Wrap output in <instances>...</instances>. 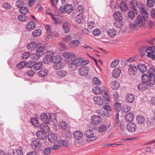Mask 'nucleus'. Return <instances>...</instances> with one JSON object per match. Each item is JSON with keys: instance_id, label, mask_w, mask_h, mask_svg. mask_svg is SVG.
<instances>
[{"instance_id": "obj_1", "label": "nucleus", "mask_w": 155, "mask_h": 155, "mask_svg": "<svg viewBox=\"0 0 155 155\" xmlns=\"http://www.w3.org/2000/svg\"><path fill=\"white\" fill-rule=\"evenodd\" d=\"M81 60L80 58H76L68 61H65L66 63L68 64V68L71 71H74L78 69L81 64Z\"/></svg>"}, {"instance_id": "obj_2", "label": "nucleus", "mask_w": 155, "mask_h": 155, "mask_svg": "<svg viewBox=\"0 0 155 155\" xmlns=\"http://www.w3.org/2000/svg\"><path fill=\"white\" fill-rule=\"evenodd\" d=\"M139 15L134 21V23L138 27H142L146 24V21L148 18V14Z\"/></svg>"}, {"instance_id": "obj_3", "label": "nucleus", "mask_w": 155, "mask_h": 155, "mask_svg": "<svg viewBox=\"0 0 155 155\" xmlns=\"http://www.w3.org/2000/svg\"><path fill=\"white\" fill-rule=\"evenodd\" d=\"M151 77L148 75L147 74H144L141 77V79L143 81V83H140L138 86V87H146L144 86V84H146L147 86L151 87L153 86V81L151 80Z\"/></svg>"}, {"instance_id": "obj_4", "label": "nucleus", "mask_w": 155, "mask_h": 155, "mask_svg": "<svg viewBox=\"0 0 155 155\" xmlns=\"http://www.w3.org/2000/svg\"><path fill=\"white\" fill-rule=\"evenodd\" d=\"M73 7L71 5L66 4L64 5H62L59 8V10L62 13H65L70 14L73 10Z\"/></svg>"}, {"instance_id": "obj_5", "label": "nucleus", "mask_w": 155, "mask_h": 155, "mask_svg": "<svg viewBox=\"0 0 155 155\" xmlns=\"http://www.w3.org/2000/svg\"><path fill=\"white\" fill-rule=\"evenodd\" d=\"M84 135L89 139H88V141H93L97 139V137L94 135L93 131L92 130H88L85 131Z\"/></svg>"}, {"instance_id": "obj_6", "label": "nucleus", "mask_w": 155, "mask_h": 155, "mask_svg": "<svg viewBox=\"0 0 155 155\" xmlns=\"http://www.w3.org/2000/svg\"><path fill=\"white\" fill-rule=\"evenodd\" d=\"M53 53L51 51H48L45 54V57L44 58L43 61L46 64L50 62H52L54 57Z\"/></svg>"}, {"instance_id": "obj_7", "label": "nucleus", "mask_w": 155, "mask_h": 155, "mask_svg": "<svg viewBox=\"0 0 155 155\" xmlns=\"http://www.w3.org/2000/svg\"><path fill=\"white\" fill-rule=\"evenodd\" d=\"M135 7L137 10H135V11H137L139 10L142 14H148L147 11L145 10L144 6L141 2H137Z\"/></svg>"}, {"instance_id": "obj_8", "label": "nucleus", "mask_w": 155, "mask_h": 155, "mask_svg": "<svg viewBox=\"0 0 155 155\" xmlns=\"http://www.w3.org/2000/svg\"><path fill=\"white\" fill-rule=\"evenodd\" d=\"M129 67L128 68V74L132 76L135 75L138 71L137 67L136 66L132 64H130Z\"/></svg>"}, {"instance_id": "obj_9", "label": "nucleus", "mask_w": 155, "mask_h": 155, "mask_svg": "<svg viewBox=\"0 0 155 155\" xmlns=\"http://www.w3.org/2000/svg\"><path fill=\"white\" fill-rule=\"evenodd\" d=\"M40 118L43 122L47 124L49 123L51 119V116L49 114L48 115L45 113H42L40 115Z\"/></svg>"}, {"instance_id": "obj_10", "label": "nucleus", "mask_w": 155, "mask_h": 155, "mask_svg": "<svg viewBox=\"0 0 155 155\" xmlns=\"http://www.w3.org/2000/svg\"><path fill=\"white\" fill-rule=\"evenodd\" d=\"M89 71V69L87 67H82L78 70V73L81 76H86L87 74Z\"/></svg>"}, {"instance_id": "obj_11", "label": "nucleus", "mask_w": 155, "mask_h": 155, "mask_svg": "<svg viewBox=\"0 0 155 155\" xmlns=\"http://www.w3.org/2000/svg\"><path fill=\"white\" fill-rule=\"evenodd\" d=\"M63 56L65 58H68V61H70L71 60L76 58H75V54L72 52H68L64 53L63 54Z\"/></svg>"}, {"instance_id": "obj_12", "label": "nucleus", "mask_w": 155, "mask_h": 155, "mask_svg": "<svg viewBox=\"0 0 155 155\" xmlns=\"http://www.w3.org/2000/svg\"><path fill=\"white\" fill-rule=\"evenodd\" d=\"M40 127L41 131H42L44 133H47L50 131V129L48 125L44 123L40 124Z\"/></svg>"}, {"instance_id": "obj_13", "label": "nucleus", "mask_w": 155, "mask_h": 155, "mask_svg": "<svg viewBox=\"0 0 155 155\" xmlns=\"http://www.w3.org/2000/svg\"><path fill=\"white\" fill-rule=\"evenodd\" d=\"M126 127L127 130L130 132L135 131L137 128L136 125L132 123L128 124L127 125Z\"/></svg>"}, {"instance_id": "obj_14", "label": "nucleus", "mask_w": 155, "mask_h": 155, "mask_svg": "<svg viewBox=\"0 0 155 155\" xmlns=\"http://www.w3.org/2000/svg\"><path fill=\"white\" fill-rule=\"evenodd\" d=\"M94 103L98 105H102L103 104V100L100 97H94L93 98Z\"/></svg>"}, {"instance_id": "obj_15", "label": "nucleus", "mask_w": 155, "mask_h": 155, "mask_svg": "<svg viewBox=\"0 0 155 155\" xmlns=\"http://www.w3.org/2000/svg\"><path fill=\"white\" fill-rule=\"evenodd\" d=\"M134 118L133 114L131 112L127 113L125 115V119L126 121L129 122L132 121Z\"/></svg>"}, {"instance_id": "obj_16", "label": "nucleus", "mask_w": 155, "mask_h": 155, "mask_svg": "<svg viewBox=\"0 0 155 155\" xmlns=\"http://www.w3.org/2000/svg\"><path fill=\"white\" fill-rule=\"evenodd\" d=\"M80 42L78 40H74L69 43V45L72 48H75L80 45Z\"/></svg>"}, {"instance_id": "obj_17", "label": "nucleus", "mask_w": 155, "mask_h": 155, "mask_svg": "<svg viewBox=\"0 0 155 155\" xmlns=\"http://www.w3.org/2000/svg\"><path fill=\"white\" fill-rule=\"evenodd\" d=\"M63 29L65 33H68L69 32L70 29V25L68 22L64 23L63 26Z\"/></svg>"}, {"instance_id": "obj_18", "label": "nucleus", "mask_w": 155, "mask_h": 155, "mask_svg": "<svg viewBox=\"0 0 155 155\" xmlns=\"http://www.w3.org/2000/svg\"><path fill=\"white\" fill-rule=\"evenodd\" d=\"M92 122L93 124H97L101 121V119L98 115H94L91 117Z\"/></svg>"}, {"instance_id": "obj_19", "label": "nucleus", "mask_w": 155, "mask_h": 155, "mask_svg": "<svg viewBox=\"0 0 155 155\" xmlns=\"http://www.w3.org/2000/svg\"><path fill=\"white\" fill-rule=\"evenodd\" d=\"M48 73V70L43 68L40 70L38 73V75L39 77H44L46 76Z\"/></svg>"}, {"instance_id": "obj_20", "label": "nucleus", "mask_w": 155, "mask_h": 155, "mask_svg": "<svg viewBox=\"0 0 155 155\" xmlns=\"http://www.w3.org/2000/svg\"><path fill=\"white\" fill-rule=\"evenodd\" d=\"M154 121L153 119H148L146 121L147 128L149 129H153L154 127Z\"/></svg>"}, {"instance_id": "obj_21", "label": "nucleus", "mask_w": 155, "mask_h": 155, "mask_svg": "<svg viewBox=\"0 0 155 155\" xmlns=\"http://www.w3.org/2000/svg\"><path fill=\"white\" fill-rule=\"evenodd\" d=\"M125 99L127 102L132 103L134 100V97L133 94H128L126 95Z\"/></svg>"}, {"instance_id": "obj_22", "label": "nucleus", "mask_w": 155, "mask_h": 155, "mask_svg": "<svg viewBox=\"0 0 155 155\" xmlns=\"http://www.w3.org/2000/svg\"><path fill=\"white\" fill-rule=\"evenodd\" d=\"M31 145L33 147H35L36 150H38L40 149L41 146V143L37 140H34L32 141Z\"/></svg>"}, {"instance_id": "obj_23", "label": "nucleus", "mask_w": 155, "mask_h": 155, "mask_svg": "<svg viewBox=\"0 0 155 155\" xmlns=\"http://www.w3.org/2000/svg\"><path fill=\"white\" fill-rule=\"evenodd\" d=\"M82 14L78 15L76 17V20L79 24L83 23L85 22V18Z\"/></svg>"}, {"instance_id": "obj_24", "label": "nucleus", "mask_w": 155, "mask_h": 155, "mask_svg": "<svg viewBox=\"0 0 155 155\" xmlns=\"http://www.w3.org/2000/svg\"><path fill=\"white\" fill-rule=\"evenodd\" d=\"M74 137L77 140H79L81 139L83 136V134L79 130H77L75 131L74 133Z\"/></svg>"}, {"instance_id": "obj_25", "label": "nucleus", "mask_w": 155, "mask_h": 155, "mask_svg": "<svg viewBox=\"0 0 155 155\" xmlns=\"http://www.w3.org/2000/svg\"><path fill=\"white\" fill-rule=\"evenodd\" d=\"M64 64L61 62H58L57 61V63H54V64L52 65L53 68L56 70L62 68L64 67Z\"/></svg>"}, {"instance_id": "obj_26", "label": "nucleus", "mask_w": 155, "mask_h": 155, "mask_svg": "<svg viewBox=\"0 0 155 155\" xmlns=\"http://www.w3.org/2000/svg\"><path fill=\"white\" fill-rule=\"evenodd\" d=\"M37 46V44L35 42H32L28 44L27 48L29 50H34Z\"/></svg>"}, {"instance_id": "obj_27", "label": "nucleus", "mask_w": 155, "mask_h": 155, "mask_svg": "<svg viewBox=\"0 0 155 155\" xmlns=\"http://www.w3.org/2000/svg\"><path fill=\"white\" fill-rule=\"evenodd\" d=\"M12 153L13 155H23V149L21 147L14 149Z\"/></svg>"}, {"instance_id": "obj_28", "label": "nucleus", "mask_w": 155, "mask_h": 155, "mask_svg": "<svg viewBox=\"0 0 155 155\" xmlns=\"http://www.w3.org/2000/svg\"><path fill=\"white\" fill-rule=\"evenodd\" d=\"M56 74L60 77H64L67 74V71L64 70H60L56 71Z\"/></svg>"}, {"instance_id": "obj_29", "label": "nucleus", "mask_w": 155, "mask_h": 155, "mask_svg": "<svg viewBox=\"0 0 155 155\" xmlns=\"http://www.w3.org/2000/svg\"><path fill=\"white\" fill-rule=\"evenodd\" d=\"M114 16L116 20L121 21L122 18L121 13L119 12H115L114 14Z\"/></svg>"}, {"instance_id": "obj_30", "label": "nucleus", "mask_w": 155, "mask_h": 155, "mask_svg": "<svg viewBox=\"0 0 155 155\" xmlns=\"http://www.w3.org/2000/svg\"><path fill=\"white\" fill-rule=\"evenodd\" d=\"M35 27V23L34 22L30 21L28 23L26 28L28 30H31L34 29Z\"/></svg>"}, {"instance_id": "obj_31", "label": "nucleus", "mask_w": 155, "mask_h": 155, "mask_svg": "<svg viewBox=\"0 0 155 155\" xmlns=\"http://www.w3.org/2000/svg\"><path fill=\"white\" fill-rule=\"evenodd\" d=\"M121 71L120 68H115L112 72V75L115 78L118 77Z\"/></svg>"}, {"instance_id": "obj_32", "label": "nucleus", "mask_w": 155, "mask_h": 155, "mask_svg": "<svg viewBox=\"0 0 155 155\" xmlns=\"http://www.w3.org/2000/svg\"><path fill=\"white\" fill-rule=\"evenodd\" d=\"M42 131L38 130L36 132V134L41 140H44L45 138V134Z\"/></svg>"}, {"instance_id": "obj_33", "label": "nucleus", "mask_w": 155, "mask_h": 155, "mask_svg": "<svg viewBox=\"0 0 155 155\" xmlns=\"http://www.w3.org/2000/svg\"><path fill=\"white\" fill-rule=\"evenodd\" d=\"M41 56L40 54L37 53L32 54L30 55V57L33 61H35L38 59Z\"/></svg>"}, {"instance_id": "obj_34", "label": "nucleus", "mask_w": 155, "mask_h": 155, "mask_svg": "<svg viewBox=\"0 0 155 155\" xmlns=\"http://www.w3.org/2000/svg\"><path fill=\"white\" fill-rule=\"evenodd\" d=\"M137 68L142 72H144L147 70L146 66L142 64H139L137 66Z\"/></svg>"}, {"instance_id": "obj_35", "label": "nucleus", "mask_w": 155, "mask_h": 155, "mask_svg": "<svg viewBox=\"0 0 155 155\" xmlns=\"http://www.w3.org/2000/svg\"><path fill=\"white\" fill-rule=\"evenodd\" d=\"M31 122L34 126L38 127L39 126V123L38 120L35 117H33L31 119Z\"/></svg>"}, {"instance_id": "obj_36", "label": "nucleus", "mask_w": 155, "mask_h": 155, "mask_svg": "<svg viewBox=\"0 0 155 155\" xmlns=\"http://www.w3.org/2000/svg\"><path fill=\"white\" fill-rule=\"evenodd\" d=\"M108 35L111 38L114 37L116 34V31L114 29H110L107 31Z\"/></svg>"}, {"instance_id": "obj_37", "label": "nucleus", "mask_w": 155, "mask_h": 155, "mask_svg": "<svg viewBox=\"0 0 155 155\" xmlns=\"http://www.w3.org/2000/svg\"><path fill=\"white\" fill-rule=\"evenodd\" d=\"M120 7L121 10L123 12L126 11L127 8V5L125 2H120Z\"/></svg>"}, {"instance_id": "obj_38", "label": "nucleus", "mask_w": 155, "mask_h": 155, "mask_svg": "<svg viewBox=\"0 0 155 155\" xmlns=\"http://www.w3.org/2000/svg\"><path fill=\"white\" fill-rule=\"evenodd\" d=\"M58 126L64 130H65L68 128L67 123L66 122L63 121L60 122L58 124Z\"/></svg>"}, {"instance_id": "obj_39", "label": "nucleus", "mask_w": 155, "mask_h": 155, "mask_svg": "<svg viewBox=\"0 0 155 155\" xmlns=\"http://www.w3.org/2000/svg\"><path fill=\"white\" fill-rule=\"evenodd\" d=\"M136 119L137 121L140 124H143L145 121L144 117L140 115L137 117Z\"/></svg>"}, {"instance_id": "obj_40", "label": "nucleus", "mask_w": 155, "mask_h": 155, "mask_svg": "<svg viewBox=\"0 0 155 155\" xmlns=\"http://www.w3.org/2000/svg\"><path fill=\"white\" fill-rule=\"evenodd\" d=\"M48 140L51 142L55 140L57 138V137L54 133L49 134H48Z\"/></svg>"}, {"instance_id": "obj_41", "label": "nucleus", "mask_w": 155, "mask_h": 155, "mask_svg": "<svg viewBox=\"0 0 155 155\" xmlns=\"http://www.w3.org/2000/svg\"><path fill=\"white\" fill-rule=\"evenodd\" d=\"M149 76L152 78L155 75V69L153 67H150L148 70Z\"/></svg>"}, {"instance_id": "obj_42", "label": "nucleus", "mask_w": 155, "mask_h": 155, "mask_svg": "<svg viewBox=\"0 0 155 155\" xmlns=\"http://www.w3.org/2000/svg\"><path fill=\"white\" fill-rule=\"evenodd\" d=\"M108 127L104 124L101 125L98 129V131L100 132H107L108 131L107 129Z\"/></svg>"}, {"instance_id": "obj_43", "label": "nucleus", "mask_w": 155, "mask_h": 155, "mask_svg": "<svg viewBox=\"0 0 155 155\" xmlns=\"http://www.w3.org/2000/svg\"><path fill=\"white\" fill-rule=\"evenodd\" d=\"M43 64L41 62H38L35 64H34V69L37 71L42 67Z\"/></svg>"}, {"instance_id": "obj_44", "label": "nucleus", "mask_w": 155, "mask_h": 155, "mask_svg": "<svg viewBox=\"0 0 155 155\" xmlns=\"http://www.w3.org/2000/svg\"><path fill=\"white\" fill-rule=\"evenodd\" d=\"M131 110V107L127 105H124L122 107L121 110L123 112L127 113Z\"/></svg>"}, {"instance_id": "obj_45", "label": "nucleus", "mask_w": 155, "mask_h": 155, "mask_svg": "<svg viewBox=\"0 0 155 155\" xmlns=\"http://www.w3.org/2000/svg\"><path fill=\"white\" fill-rule=\"evenodd\" d=\"M42 33V31L39 29L35 30L32 32V35L34 37H36L41 35Z\"/></svg>"}, {"instance_id": "obj_46", "label": "nucleus", "mask_w": 155, "mask_h": 155, "mask_svg": "<svg viewBox=\"0 0 155 155\" xmlns=\"http://www.w3.org/2000/svg\"><path fill=\"white\" fill-rule=\"evenodd\" d=\"M92 92L96 95L101 94L103 92L100 88H93Z\"/></svg>"}, {"instance_id": "obj_47", "label": "nucleus", "mask_w": 155, "mask_h": 155, "mask_svg": "<svg viewBox=\"0 0 155 155\" xmlns=\"http://www.w3.org/2000/svg\"><path fill=\"white\" fill-rule=\"evenodd\" d=\"M60 147H61L59 140L57 141L54 143L52 149L54 150H57Z\"/></svg>"}, {"instance_id": "obj_48", "label": "nucleus", "mask_w": 155, "mask_h": 155, "mask_svg": "<svg viewBox=\"0 0 155 155\" xmlns=\"http://www.w3.org/2000/svg\"><path fill=\"white\" fill-rule=\"evenodd\" d=\"M19 11L21 13L23 14L24 15L27 14L28 11V8L25 7H22L21 8Z\"/></svg>"}, {"instance_id": "obj_49", "label": "nucleus", "mask_w": 155, "mask_h": 155, "mask_svg": "<svg viewBox=\"0 0 155 155\" xmlns=\"http://www.w3.org/2000/svg\"><path fill=\"white\" fill-rule=\"evenodd\" d=\"M17 18L19 21H26L28 19L27 17L25 15H21L18 16Z\"/></svg>"}, {"instance_id": "obj_50", "label": "nucleus", "mask_w": 155, "mask_h": 155, "mask_svg": "<svg viewBox=\"0 0 155 155\" xmlns=\"http://www.w3.org/2000/svg\"><path fill=\"white\" fill-rule=\"evenodd\" d=\"M121 107V104L120 103L116 102V103L114 104V108L115 110L116 113L120 111V109Z\"/></svg>"}, {"instance_id": "obj_51", "label": "nucleus", "mask_w": 155, "mask_h": 155, "mask_svg": "<svg viewBox=\"0 0 155 155\" xmlns=\"http://www.w3.org/2000/svg\"><path fill=\"white\" fill-rule=\"evenodd\" d=\"M120 61L118 59H115L111 64L110 67L114 68L117 66L119 64Z\"/></svg>"}, {"instance_id": "obj_52", "label": "nucleus", "mask_w": 155, "mask_h": 155, "mask_svg": "<svg viewBox=\"0 0 155 155\" xmlns=\"http://www.w3.org/2000/svg\"><path fill=\"white\" fill-rule=\"evenodd\" d=\"M49 14L51 16H52V18L53 20V22L54 23L56 24H58L61 23L62 22V21L61 20H60L58 18H54L53 16L51 14L49 13Z\"/></svg>"}, {"instance_id": "obj_53", "label": "nucleus", "mask_w": 155, "mask_h": 155, "mask_svg": "<svg viewBox=\"0 0 155 155\" xmlns=\"http://www.w3.org/2000/svg\"><path fill=\"white\" fill-rule=\"evenodd\" d=\"M93 83L96 85H100L101 84V81L97 77H94L93 79Z\"/></svg>"}, {"instance_id": "obj_54", "label": "nucleus", "mask_w": 155, "mask_h": 155, "mask_svg": "<svg viewBox=\"0 0 155 155\" xmlns=\"http://www.w3.org/2000/svg\"><path fill=\"white\" fill-rule=\"evenodd\" d=\"M135 2L134 0L130 1L129 2V5L130 7L133 9L134 11L135 10H137L136 8V6H135Z\"/></svg>"}, {"instance_id": "obj_55", "label": "nucleus", "mask_w": 155, "mask_h": 155, "mask_svg": "<svg viewBox=\"0 0 155 155\" xmlns=\"http://www.w3.org/2000/svg\"><path fill=\"white\" fill-rule=\"evenodd\" d=\"M152 48H153L154 49V46H153L151 47H149L148 48L146 49V51L147 53V57H148L149 58H150V57L151 58V55H153V54H152V53H151V52H148V51H150L152 52H153V50L152 49Z\"/></svg>"}, {"instance_id": "obj_56", "label": "nucleus", "mask_w": 155, "mask_h": 155, "mask_svg": "<svg viewBox=\"0 0 155 155\" xmlns=\"http://www.w3.org/2000/svg\"><path fill=\"white\" fill-rule=\"evenodd\" d=\"M155 3L154 0H147L146 5L147 7H152L153 6Z\"/></svg>"}, {"instance_id": "obj_57", "label": "nucleus", "mask_w": 155, "mask_h": 155, "mask_svg": "<svg viewBox=\"0 0 155 155\" xmlns=\"http://www.w3.org/2000/svg\"><path fill=\"white\" fill-rule=\"evenodd\" d=\"M24 4V2L22 0H18L15 3V5L18 7L21 8L22 7Z\"/></svg>"}, {"instance_id": "obj_58", "label": "nucleus", "mask_w": 155, "mask_h": 155, "mask_svg": "<svg viewBox=\"0 0 155 155\" xmlns=\"http://www.w3.org/2000/svg\"><path fill=\"white\" fill-rule=\"evenodd\" d=\"M25 64L26 63L25 62L22 61L19 63L17 65L16 67L18 69H22L25 67V65H26Z\"/></svg>"}, {"instance_id": "obj_59", "label": "nucleus", "mask_w": 155, "mask_h": 155, "mask_svg": "<svg viewBox=\"0 0 155 155\" xmlns=\"http://www.w3.org/2000/svg\"><path fill=\"white\" fill-rule=\"evenodd\" d=\"M35 64V61H30L26 63V66L27 68H31L34 66Z\"/></svg>"}, {"instance_id": "obj_60", "label": "nucleus", "mask_w": 155, "mask_h": 155, "mask_svg": "<svg viewBox=\"0 0 155 155\" xmlns=\"http://www.w3.org/2000/svg\"><path fill=\"white\" fill-rule=\"evenodd\" d=\"M61 58L59 56L54 57L53 59L52 62L54 63H57V61L58 62H61Z\"/></svg>"}, {"instance_id": "obj_61", "label": "nucleus", "mask_w": 155, "mask_h": 155, "mask_svg": "<svg viewBox=\"0 0 155 155\" xmlns=\"http://www.w3.org/2000/svg\"><path fill=\"white\" fill-rule=\"evenodd\" d=\"M51 149L52 148L50 147L46 148L43 151L44 154L47 155L51 153Z\"/></svg>"}, {"instance_id": "obj_62", "label": "nucleus", "mask_w": 155, "mask_h": 155, "mask_svg": "<svg viewBox=\"0 0 155 155\" xmlns=\"http://www.w3.org/2000/svg\"><path fill=\"white\" fill-rule=\"evenodd\" d=\"M2 6L3 7L7 10H9L11 8V6L10 4L7 2L3 3Z\"/></svg>"}, {"instance_id": "obj_63", "label": "nucleus", "mask_w": 155, "mask_h": 155, "mask_svg": "<svg viewBox=\"0 0 155 155\" xmlns=\"http://www.w3.org/2000/svg\"><path fill=\"white\" fill-rule=\"evenodd\" d=\"M134 17L135 15L133 11H129L127 15L128 18L133 19L134 18Z\"/></svg>"}, {"instance_id": "obj_64", "label": "nucleus", "mask_w": 155, "mask_h": 155, "mask_svg": "<svg viewBox=\"0 0 155 155\" xmlns=\"http://www.w3.org/2000/svg\"><path fill=\"white\" fill-rule=\"evenodd\" d=\"M114 25L117 28H120L122 25L121 21L116 20L114 23Z\"/></svg>"}]
</instances>
